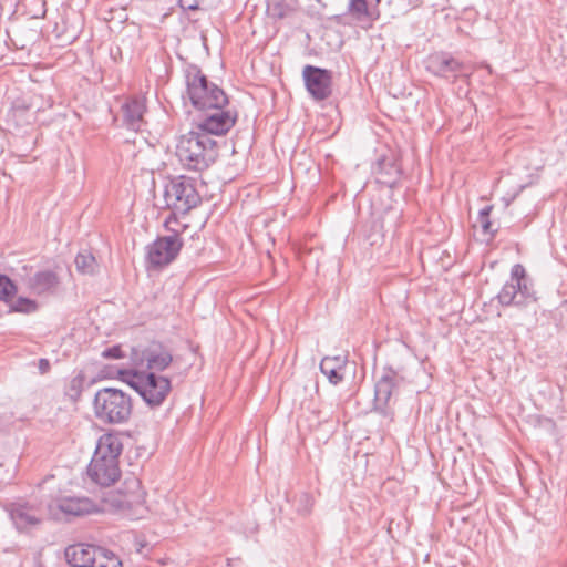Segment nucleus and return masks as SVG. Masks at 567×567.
Listing matches in <instances>:
<instances>
[{"label":"nucleus","mask_w":567,"mask_h":567,"mask_svg":"<svg viewBox=\"0 0 567 567\" xmlns=\"http://www.w3.org/2000/svg\"><path fill=\"white\" fill-rule=\"evenodd\" d=\"M104 501L111 507L135 519L143 518L147 512L145 492L141 482L135 477L125 480L124 487L117 492L109 493Z\"/></svg>","instance_id":"nucleus-8"},{"label":"nucleus","mask_w":567,"mask_h":567,"mask_svg":"<svg viewBox=\"0 0 567 567\" xmlns=\"http://www.w3.org/2000/svg\"><path fill=\"white\" fill-rule=\"evenodd\" d=\"M10 309L14 312L32 313L38 310V303L33 299L19 297L11 303Z\"/></svg>","instance_id":"nucleus-29"},{"label":"nucleus","mask_w":567,"mask_h":567,"mask_svg":"<svg viewBox=\"0 0 567 567\" xmlns=\"http://www.w3.org/2000/svg\"><path fill=\"white\" fill-rule=\"evenodd\" d=\"M85 383V377L82 372H80L78 375L73 377L65 390V394L72 399L73 401H76L80 399L83 388Z\"/></svg>","instance_id":"nucleus-27"},{"label":"nucleus","mask_w":567,"mask_h":567,"mask_svg":"<svg viewBox=\"0 0 567 567\" xmlns=\"http://www.w3.org/2000/svg\"><path fill=\"white\" fill-rule=\"evenodd\" d=\"M27 289L35 296H51L59 290L61 280L58 274L50 269L39 270L24 280Z\"/></svg>","instance_id":"nucleus-15"},{"label":"nucleus","mask_w":567,"mask_h":567,"mask_svg":"<svg viewBox=\"0 0 567 567\" xmlns=\"http://www.w3.org/2000/svg\"><path fill=\"white\" fill-rule=\"evenodd\" d=\"M8 513L19 532H31L43 522V511L29 502H14L8 506Z\"/></svg>","instance_id":"nucleus-12"},{"label":"nucleus","mask_w":567,"mask_h":567,"mask_svg":"<svg viewBox=\"0 0 567 567\" xmlns=\"http://www.w3.org/2000/svg\"><path fill=\"white\" fill-rule=\"evenodd\" d=\"M101 357L104 359H107V360H117V359L125 358L126 354L122 350V346L116 344V346H112L110 348L104 349L101 353Z\"/></svg>","instance_id":"nucleus-31"},{"label":"nucleus","mask_w":567,"mask_h":567,"mask_svg":"<svg viewBox=\"0 0 567 567\" xmlns=\"http://www.w3.org/2000/svg\"><path fill=\"white\" fill-rule=\"evenodd\" d=\"M183 241L177 233L158 237L147 246V261L154 267H163L171 264L178 255Z\"/></svg>","instance_id":"nucleus-11"},{"label":"nucleus","mask_w":567,"mask_h":567,"mask_svg":"<svg viewBox=\"0 0 567 567\" xmlns=\"http://www.w3.org/2000/svg\"><path fill=\"white\" fill-rule=\"evenodd\" d=\"M123 124L132 131H140L144 125L145 101L141 97H130L121 106Z\"/></svg>","instance_id":"nucleus-18"},{"label":"nucleus","mask_w":567,"mask_h":567,"mask_svg":"<svg viewBox=\"0 0 567 567\" xmlns=\"http://www.w3.org/2000/svg\"><path fill=\"white\" fill-rule=\"evenodd\" d=\"M122 450L123 444L116 435L104 434L99 439L87 467V474L93 482L110 486L120 478L118 457Z\"/></svg>","instance_id":"nucleus-3"},{"label":"nucleus","mask_w":567,"mask_h":567,"mask_svg":"<svg viewBox=\"0 0 567 567\" xmlns=\"http://www.w3.org/2000/svg\"><path fill=\"white\" fill-rule=\"evenodd\" d=\"M377 4H379L381 2V0H374Z\"/></svg>","instance_id":"nucleus-37"},{"label":"nucleus","mask_w":567,"mask_h":567,"mask_svg":"<svg viewBox=\"0 0 567 567\" xmlns=\"http://www.w3.org/2000/svg\"><path fill=\"white\" fill-rule=\"evenodd\" d=\"M492 210V205H487L484 208H482L478 213L477 223L480 224L482 231L485 235H491L493 237L497 233V228H494L493 223L489 218Z\"/></svg>","instance_id":"nucleus-26"},{"label":"nucleus","mask_w":567,"mask_h":567,"mask_svg":"<svg viewBox=\"0 0 567 567\" xmlns=\"http://www.w3.org/2000/svg\"><path fill=\"white\" fill-rule=\"evenodd\" d=\"M497 299L503 306H524L536 301L535 291L520 264L512 267L511 278L501 289Z\"/></svg>","instance_id":"nucleus-9"},{"label":"nucleus","mask_w":567,"mask_h":567,"mask_svg":"<svg viewBox=\"0 0 567 567\" xmlns=\"http://www.w3.org/2000/svg\"><path fill=\"white\" fill-rule=\"evenodd\" d=\"M38 367L41 374L48 373L51 369L50 361L43 358L39 360Z\"/></svg>","instance_id":"nucleus-34"},{"label":"nucleus","mask_w":567,"mask_h":567,"mask_svg":"<svg viewBox=\"0 0 567 567\" xmlns=\"http://www.w3.org/2000/svg\"><path fill=\"white\" fill-rule=\"evenodd\" d=\"M186 8L194 10V9H197L198 6L197 4H187Z\"/></svg>","instance_id":"nucleus-36"},{"label":"nucleus","mask_w":567,"mask_h":567,"mask_svg":"<svg viewBox=\"0 0 567 567\" xmlns=\"http://www.w3.org/2000/svg\"><path fill=\"white\" fill-rule=\"evenodd\" d=\"M347 12L358 22L372 18L367 0H349Z\"/></svg>","instance_id":"nucleus-24"},{"label":"nucleus","mask_w":567,"mask_h":567,"mask_svg":"<svg viewBox=\"0 0 567 567\" xmlns=\"http://www.w3.org/2000/svg\"><path fill=\"white\" fill-rule=\"evenodd\" d=\"M75 267L83 275H92L96 269L95 257L87 251L79 252L75 257Z\"/></svg>","instance_id":"nucleus-25"},{"label":"nucleus","mask_w":567,"mask_h":567,"mask_svg":"<svg viewBox=\"0 0 567 567\" xmlns=\"http://www.w3.org/2000/svg\"><path fill=\"white\" fill-rule=\"evenodd\" d=\"M399 384L400 378L396 372L388 369L374 385V409L391 421L393 420L394 412L390 408V401Z\"/></svg>","instance_id":"nucleus-13"},{"label":"nucleus","mask_w":567,"mask_h":567,"mask_svg":"<svg viewBox=\"0 0 567 567\" xmlns=\"http://www.w3.org/2000/svg\"><path fill=\"white\" fill-rule=\"evenodd\" d=\"M173 363V354L168 347L159 341L131 347L130 364L132 370L156 373L165 371Z\"/></svg>","instance_id":"nucleus-6"},{"label":"nucleus","mask_w":567,"mask_h":567,"mask_svg":"<svg viewBox=\"0 0 567 567\" xmlns=\"http://www.w3.org/2000/svg\"><path fill=\"white\" fill-rule=\"evenodd\" d=\"M56 507L69 516H83L95 511V505L87 497H63L58 501Z\"/></svg>","instance_id":"nucleus-20"},{"label":"nucleus","mask_w":567,"mask_h":567,"mask_svg":"<svg viewBox=\"0 0 567 567\" xmlns=\"http://www.w3.org/2000/svg\"><path fill=\"white\" fill-rule=\"evenodd\" d=\"M183 74L186 85L184 97L189 100L196 112L228 105V97L224 90L209 81L199 66L186 64Z\"/></svg>","instance_id":"nucleus-2"},{"label":"nucleus","mask_w":567,"mask_h":567,"mask_svg":"<svg viewBox=\"0 0 567 567\" xmlns=\"http://www.w3.org/2000/svg\"><path fill=\"white\" fill-rule=\"evenodd\" d=\"M92 567H123L122 560L111 550L99 547Z\"/></svg>","instance_id":"nucleus-23"},{"label":"nucleus","mask_w":567,"mask_h":567,"mask_svg":"<svg viewBox=\"0 0 567 567\" xmlns=\"http://www.w3.org/2000/svg\"><path fill=\"white\" fill-rule=\"evenodd\" d=\"M306 87L310 95L322 101L331 95V73L330 71L313 65H306L302 71Z\"/></svg>","instance_id":"nucleus-14"},{"label":"nucleus","mask_w":567,"mask_h":567,"mask_svg":"<svg viewBox=\"0 0 567 567\" xmlns=\"http://www.w3.org/2000/svg\"><path fill=\"white\" fill-rule=\"evenodd\" d=\"M374 174L378 183L392 188L399 182L401 171L392 159L381 158L374 166Z\"/></svg>","instance_id":"nucleus-21"},{"label":"nucleus","mask_w":567,"mask_h":567,"mask_svg":"<svg viewBox=\"0 0 567 567\" xmlns=\"http://www.w3.org/2000/svg\"><path fill=\"white\" fill-rule=\"evenodd\" d=\"M17 292L13 281L6 275H0V300H7Z\"/></svg>","instance_id":"nucleus-30"},{"label":"nucleus","mask_w":567,"mask_h":567,"mask_svg":"<svg viewBox=\"0 0 567 567\" xmlns=\"http://www.w3.org/2000/svg\"><path fill=\"white\" fill-rule=\"evenodd\" d=\"M32 3L38 7V9H34V12L32 13V18H35V19L44 18L45 13H47L45 0H32Z\"/></svg>","instance_id":"nucleus-33"},{"label":"nucleus","mask_w":567,"mask_h":567,"mask_svg":"<svg viewBox=\"0 0 567 567\" xmlns=\"http://www.w3.org/2000/svg\"><path fill=\"white\" fill-rule=\"evenodd\" d=\"M118 374L151 408L162 405L172 390L171 379L164 375L137 370H120Z\"/></svg>","instance_id":"nucleus-5"},{"label":"nucleus","mask_w":567,"mask_h":567,"mask_svg":"<svg viewBox=\"0 0 567 567\" xmlns=\"http://www.w3.org/2000/svg\"><path fill=\"white\" fill-rule=\"evenodd\" d=\"M42 109L37 96H23L13 101L8 117L17 126H25L35 120V113Z\"/></svg>","instance_id":"nucleus-17"},{"label":"nucleus","mask_w":567,"mask_h":567,"mask_svg":"<svg viewBox=\"0 0 567 567\" xmlns=\"http://www.w3.org/2000/svg\"><path fill=\"white\" fill-rule=\"evenodd\" d=\"M96 548L89 544L70 545L64 550L65 560L72 567H92Z\"/></svg>","instance_id":"nucleus-19"},{"label":"nucleus","mask_w":567,"mask_h":567,"mask_svg":"<svg viewBox=\"0 0 567 567\" xmlns=\"http://www.w3.org/2000/svg\"><path fill=\"white\" fill-rule=\"evenodd\" d=\"M274 14L278 18H284L286 16L285 7L281 3H277L274 6Z\"/></svg>","instance_id":"nucleus-35"},{"label":"nucleus","mask_w":567,"mask_h":567,"mask_svg":"<svg viewBox=\"0 0 567 567\" xmlns=\"http://www.w3.org/2000/svg\"><path fill=\"white\" fill-rule=\"evenodd\" d=\"M30 37L28 39H11L13 44L21 50H24L38 38V33L34 30H29Z\"/></svg>","instance_id":"nucleus-32"},{"label":"nucleus","mask_w":567,"mask_h":567,"mask_svg":"<svg viewBox=\"0 0 567 567\" xmlns=\"http://www.w3.org/2000/svg\"><path fill=\"white\" fill-rule=\"evenodd\" d=\"M94 416L103 424L126 423L133 412L132 398L115 388L100 389L93 399Z\"/></svg>","instance_id":"nucleus-4"},{"label":"nucleus","mask_w":567,"mask_h":567,"mask_svg":"<svg viewBox=\"0 0 567 567\" xmlns=\"http://www.w3.org/2000/svg\"><path fill=\"white\" fill-rule=\"evenodd\" d=\"M163 196L165 207L174 214H186L202 202L194 179L186 176L169 179L165 184Z\"/></svg>","instance_id":"nucleus-7"},{"label":"nucleus","mask_w":567,"mask_h":567,"mask_svg":"<svg viewBox=\"0 0 567 567\" xmlns=\"http://www.w3.org/2000/svg\"><path fill=\"white\" fill-rule=\"evenodd\" d=\"M346 363L347 359L344 357H326L320 362V370L336 385L343 380L341 371L344 369Z\"/></svg>","instance_id":"nucleus-22"},{"label":"nucleus","mask_w":567,"mask_h":567,"mask_svg":"<svg viewBox=\"0 0 567 567\" xmlns=\"http://www.w3.org/2000/svg\"><path fill=\"white\" fill-rule=\"evenodd\" d=\"M176 156L185 168L203 172L218 157L217 142L205 132L194 128L178 138Z\"/></svg>","instance_id":"nucleus-1"},{"label":"nucleus","mask_w":567,"mask_h":567,"mask_svg":"<svg viewBox=\"0 0 567 567\" xmlns=\"http://www.w3.org/2000/svg\"><path fill=\"white\" fill-rule=\"evenodd\" d=\"M236 113L225 110V107H212L207 111L198 112L194 117V127L205 132L208 136L225 135L236 123Z\"/></svg>","instance_id":"nucleus-10"},{"label":"nucleus","mask_w":567,"mask_h":567,"mask_svg":"<svg viewBox=\"0 0 567 567\" xmlns=\"http://www.w3.org/2000/svg\"><path fill=\"white\" fill-rule=\"evenodd\" d=\"M313 504V496L307 492H302L295 496L296 511L302 516L311 513Z\"/></svg>","instance_id":"nucleus-28"},{"label":"nucleus","mask_w":567,"mask_h":567,"mask_svg":"<svg viewBox=\"0 0 567 567\" xmlns=\"http://www.w3.org/2000/svg\"><path fill=\"white\" fill-rule=\"evenodd\" d=\"M426 70L436 76L456 78L463 72L464 64L449 53L439 52L429 55Z\"/></svg>","instance_id":"nucleus-16"}]
</instances>
